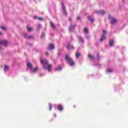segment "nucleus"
Wrapping results in <instances>:
<instances>
[{
    "instance_id": "nucleus-38",
    "label": "nucleus",
    "mask_w": 128,
    "mask_h": 128,
    "mask_svg": "<svg viewBox=\"0 0 128 128\" xmlns=\"http://www.w3.org/2000/svg\"><path fill=\"white\" fill-rule=\"evenodd\" d=\"M61 56V54H60V52H59L58 54V56Z\"/></svg>"
},
{
    "instance_id": "nucleus-27",
    "label": "nucleus",
    "mask_w": 128,
    "mask_h": 128,
    "mask_svg": "<svg viewBox=\"0 0 128 128\" xmlns=\"http://www.w3.org/2000/svg\"><path fill=\"white\" fill-rule=\"evenodd\" d=\"M56 70H62V66H58V69Z\"/></svg>"
},
{
    "instance_id": "nucleus-20",
    "label": "nucleus",
    "mask_w": 128,
    "mask_h": 128,
    "mask_svg": "<svg viewBox=\"0 0 128 128\" xmlns=\"http://www.w3.org/2000/svg\"><path fill=\"white\" fill-rule=\"evenodd\" d=\"M78 38L80 40H81L82 42V44H84V38H82V36H79Z\"/></svg>"
},
{
    "instance_id": "nucleus-22",
    "label": "nucleus",
    "mask_w": 128,
    "mask_h": 128,
    "mask_svg": "<svg viewBox=\"0 0 128 128\" xmlns=\"http://www.w3.org/2000/svg\"><path fill=\"white\" fill-rule=\"evenodd\" d=\"M84 30L85 34H88V28H84Z\"/></svg>"
},
{
    "instance_id": "nucleus-18",
    "label": "nucleus",
    "mask_w": 128,
    "mask_h": 128,
    "mask_svg": "<svg viewBox=\"0 0 128 128\" xmlns=\"http://www.w3.org/2000/svg\"><path fill=\"white\" fill-rule=\"evenodd\" d=\"M50 24L53 30H56V26L54 25V23H52V22H50Z\"/></svg>"
},
{
    "instance_id": "nucleus-3",
    "label": "nucleus",
    "mask_w": 128,
    "mask_h": 128,
    "mask_svg": "<svg viewBox=\"0 0 128 128\" xmlns=\"http://www.w3.org/2000/svg\"><path fill=\"white\" fill-rule=\"evenodd\" d=\"M62 5L64 14L66 16H68V12H66V6H64V3H62Z\"/></svg>"
},
{
    "instance_id": "nucleus-8",
    "label": "nucleus",
    "mask_w": 128,
    "mask_h": 128,
    "mask_svg": "<svg viewBox=\"0 0 128 128\" xmlns=\"http://www.w3.org/2000/svg\"><path fill=\"white\" fill-rule=\"evenodd\" d=\"M76 25H74L72 26V25H70V26L69 28V31L70 32H74V28H76Z\"/></svg>"
},
{
    "instance_id": "nucleus-11",
    "label": "nucleus",
    "mask_w": 128,
    "mask_h": 128,
    "mask_svg": "<svg viewBox=\"0 0 128 128\" xmlns=\"http://www.w3.org/2000/svg\"><path fill=\"white\" fill-rule=\"evenodd\" d=\"M38 72V68L36 67L33 70L31 71L30 72L31 74H36Z\"/></svg>"
},
{
    "instance_id": "nucleus-35",
    "label": "nucleus",
    "mask_w": 128,
    "mask_h": 128,
    "mask_svg": "<svg viewBox=\"0 0 128 128\" xmlns=\"http://www.w3.org/2000/svg\"><path fill=\"white\" fill-rule=\"evenodd\" d=\"M69 20L70 22H72V18H69Z\"/></svg>"
},
{
    "instance_id": "nucleus-2",
    "label": "nucleus",
    "mask_w": 128,
    "mask_h": 128,
    "mask_svg": "<svg viewBox=\"0 0 128 128\" xmlns=\"http://www.w3.org/2000/svg\"><path fill=\"white\" fill-rule=\"evenodd\" d=\"M65 60L68 64H69V66H74L76 64V63L74 62V60L68 54H66Z\"/></svg>"
},
{
    "instance_id": "nucleus-29",
    "label": "nucleus",
    "mask_w": 128,
    "mask_h": 128,
    "mask_svg": "<svg viewBox=\"0 0 128 128\" xmlns=\"http://www.w3.org/2000/svg\"><path fill=\"white\" fill-rule=\"evenodd\" d=\"M2 30H6V28L4 26L1 27Z\"/></svg>"
},
{
    "instance_id": "nucleus-25",
    "label": "nucleus",
    "mask_w": 128,
    "mask_h": 128,
    "mask_svg": "<svg viewBox=\"0 0 128 128\" xmlns=\"http://www.w3.org/2000/svg\"><path fill=\"white\" fill-rule=\"evenodd\" d=\"M44 36H46V34L42 32V35H41V38H44Z\"/></svg>"
},
{
    "instance_id": "nucleus-6",
    "label": "nucleus",
    "mask_w": 128,
    "mask_h": 128,
    "mask_svg": "<svg viewBox=\"0 0 128 128\" xmlns=\"http://www.w3.org/2000/svg\"><path fill=\"white\" fill-rule=\"evenodd\" d=\"M0 44H2L4 46H6L8 44V42L6 40L0 41Z\"/></svg>"
},
{
    "instance_id": "nucleus-1",
    "label": "nucleus",
    "mask_w": 128,
    "mask_h": 128,
    "mask_svg": "<svg viewBox=\"0 0 128 128\" xmlns=\"http://www.w3.org/2000/svg\"><path fill=\"white\" fill-rule=\"evenodd\" d=\"M40 64H42V68L44 70H48V72H50L52 66L48 64V61L46 59H41Z\"/></svg>"
},
{
    "instance_id": "nucleus-16",
    "label": "nucleus",
    "mask_w": 128,
    "mask_h": 128,
    "mask_svg": "<svg viewBox=\"0 0 128 128\" xmlns=\"http://www.w3.org/2000/svg\"><path fill=\"white\" fill-rule=\"evenodd\" d=\"M88 18L90 22H94V18H92L90 16H88Z\"/></svg>"
},
{
    "instance_id": "nucleus-37",
    "label": "nucleus",
    "mask_w": 128,
    "mask_h": 128,
    "mask_svg": "<svg viewBox=\"0 0 128 128\" xmlns=\"http://www.w3.org/2000/svg\"><path fill=\"white\" fill-rule=\"evenodd\" d=\"M40 76L42 78V76H44V74H40Z\"/></svg>"
},
{
    "instance_id": "nucleus-43",
    "label": "nucleus",
    "mask_w": 128,
    "mask_h": 128,
    "mask_svg": "<svg viewBox=\"0 0 128 128\" xmlns=\"http://www.w3.org/2000/svg\"><path fill=\"white\" fill-rule=\"evenodd\" d=\"M123 2H124V0H123Z\"/></svg>"
},
{
    "instance_id": "nucleus-15",
    "label": "nucleus",
    "mask_w": 128,
    "mask_h": 128,
    "mask_svg": "<svg viewBox=\"0 0 128 128\" xmlns=\"http://www.w3.org/2000/svg\"><path fill=\"white\" fill-rule=\"evenodd\" d=\"M27 67L30 68V70H32V68H34V66H32V63H28Z\"/></svg>"
},
{
    "instance_id": "nucleus-36",
    "label": "nucleus",
    "mask_w": 128,
    "mask_h": 128,
    "mask_svg": "<svg viewBox=\"0 0 128 128\" xmlns=\"http://www.w3.org/2000/svg\"><path fill=\"white\" fill-rule=\"evenodd\" d=\"M46 56H50V54H48V52H46Z\"/></svg>"
},
{
    "instance_id": "nucleus-34",
    "label": "nucleus",
    "mask_w": 128,
    "mask_h": 128,
    "mask_svg": "<svg viewBox=\"0 0 128 128\" xmlns=\"http://www.w3.org/2000/svg\"><path fill=\"white\" fill-rule=\"evenodd\" d=\"M86 38H87V40H90V36H88L86 37Z\"/></svg>"
},
{
    "instance_id": "nucleus-28",
    "label": "nucleus",
    "mask_w": 128,
    "mask_h": 128,
    "mask_svg": "<svg viewBox=\"0 0 128 128\" xmlns=\"http://www.w3.org/2000/svg\"><path fill=\"white\" fill-rule=\"evenodd\" d=\"M98 60H100V54H98Z\"/></svg>"
},
{
    "instance_id": "nucleus-42",
    "label": "nucleus",
    "mask_w": 128,
    "mask_h": 128,
    "mask_svg": "<svg viewBox=\"0 0 128 128\" xmlns=\"http://www.w3.org/2000/svg\"><path fill=\"white\" fill-rule=\"evenodd\" d=\"M0 35H2V33L0 32Z\"/></svg>"
},
{
    "instance_id": "nucleus-33",
    "label": "nucleus",
    "mask_w": 128,
    "mask_h": 128,
    "mask_svg": "<svg viewBox=\"0 0 128 128\" xmlns=\"http://www.w3.org/2000/svg\"><path fill=\"white\" fill-rule=\"evenodd\" d=\"M34 20H38L39 18H38V16H35L34 18Z\"/></svg>"
},
{
    "instance_id": "nucleus-40",
    "label": "nucleus",
    "mask_w": 128,
    "mask_h": 128,
    "mask_svg": "<svg viewBox=\"0 0 128 128\" xmlns=\"http://www.w3.org/2000/svg\"><path fill=\"white\" fill-rule=\"evenodd\" d=\"M54 116L55 118H56V114H54Z\"/></svg>"
},
{
    "instance_id": "nucleus-12",
    "label": "nucleus",
    "mask_w": 128,
    "mask_h": 128,
    "mask_svg": "<svg viewBox=\"0 0 128 128\" xmlns=\"http://www.w3.org/2000/svg\"><path fill=\"white\" fill-rule=\"evenodd\" d=\"M67 49L68 50H74V46H70L69 44L67 45Z\"/></svg>"
},
{
    "instance_id": "nucleus-23",
    "label": "nucleus",
    "mask_w": 128,
    "mask_h": 128,
    "mask_svg": "<svg viewBox=\"0 0 128 128\" xmlns=\"http://www.w3.org/2000/svg\"><path fill=\"white\" fill-rule=\"evenodd\" d=\"M80 56V53H76V58H79Z\"/></svg>"
},
{
    "instance_id": "nucleus-10",
    "label": "nucleus",
    "mask_w": 128,
    "mask_h": 128,
    "mask_svg": "<svg viewBox=\"0 0 128 128\" xmlns=\"http://www.w3.org/2000/svg\"><path fill=\"white\" fill-rule=\"evenodd\" d=\"M58 110H60V112H62L64 110V106L62 104H58Z\"/></svg>"
},
{
    "instance_id": "nucleus-21",
    "label": "nucleus",
    "mask_w": 128,
    "mask_h": 128,
    "mask_svg": "<svg viewBox=\"0 0 128 128\" xmlns=\"http://www.w3.org/2000/svg\"><path fill=\"white\" fill-rule=\"evenodd\" d=\"M27 28L28 32H32V30H34V28H32L27 27Z\"/></svg>"
},
{
    "instance_id": "nucleus-17",
    "label": "nucleus",
    "mask_w": 128,
    "mask_h": 128,
    "mask_svg": "<svg viewBox=\"0 0 128 128\" xmlns=\"http://www.w3.org/2000/svg\"><path fill=\"white\" fill-rule=\"evenodd\" d=\"M106 40V35H102V38L100 40V42H104V40Z\"/></svg>"
},
{
    "instance_id": "nucleus-14",
    "label": "nucleus",
    "mask_w": 128,
    "mask_h": 128,
    "mask_svg": "<svg viewBox=\"0 0 128 128\" xmlns=\"http://www.w3.org/2000/svg\"><path fill=\"white\" fill-rule=\"evenodd\" d=\"M88 57L89 58H90L92 60H93L94 62H96V58H94V56H92L90 54H88Z\"/></svg>"
},
{
    "instance_id": "nucleus-41",
    "label": "nucleus",
    "mask_w": 128,
    "mask_h": 128,
    "mask_svg": "<svg viewBox=\"0 0 128 128\" xmlns=\"http://www.w3.org/2000/svg\"><path fill=\"white\" fill-rule=\"evenodd\" d=\"M2 50V46H0V50Z\"/></svg>"
},
{
    "instance_id": "nucleus-32",
    "label": "nucleus",
    "mask_w": 128,
    "mask_h": 128,
    "mask_svg": "<svg viewBox=\"0 0 128 128\" xmlns=\"http://www.w3.org/2000/svg\"><path fill=\"white\" fill-rule=\"evenodd\" d=\"M103 34H104H104H106V31L103 30Z\"/></svg>"
},
{
    "instance_id": "nucleus-4",
    "label": "nucleus",
    "mask_w": 128,
    "mask_h": 128,
    "mask_svg": "<svg viewBox=\"0 0 128 128\" xmlns=\"http://www.w3.org/2000/svg\"><path fill=\"white\" fill-rule=\"evenodd\" d=\"M24 38H26V40H34V37L32 36H28V34H24Z\"/></svg>"
},
{
    "instance_id": "nucleus-9",
    "label": "nucleus",
    "mask_w": 128,
    "mask_h": 128,
    "mask_svg": "<svg viewBox=\"0 0 128 128\" xmlns=\"http://www.w3.org/2000/svg\"><path fill=\"white\" fill-rule=\"evenodd\" d=\"M96 14H100V16H104L106 14V12L102 10V11H97L96 12Z\"/></svg>"
},
{
    "instance_id": "nucleus-24",
    "label": "nucleus",
    "mask_w": 128,
    "mask_h": 128,
    "mask_svg": "<svg viewBox=\"0 0 128 128\" xmlns=\"http://www.w3.org/2000/svg\"><path fill=\"white\" fill-rule=\"evenodd\" d=\"M49 106H50V110L51 112L52 110V104H50Z\"/></svg>"
},
{
    "instance_id": "nucleus-13",
    "label": "nucleus",
    "mask_w": 128,
    "mask_h": 128,
    "mask_svg": "<svg viewBox=\"0 0 128 128\" xmlns=\"http://www.w3.org/2000/svg\"><path fill=\"white\" fill-rule=\"evenodd\" d=\"M110 48H112L114 46V40H110Z\"/></svg>"
},
{
    "instance_id": "nucleus-7",
    "label": "nucleus",
    "mask_w": 128,
    "mask_h": 128,
    "mask_svg": "<svg viewBox=\"0 0 128 128\" xmlns=\"http://www.w3.org/2000/svg\"><path fill=\"white\" fill-rule=\"evenodd\" d=\"M54 49V45L50 44V46L47 48V50H53Z\"/></svg>"
},
{
    "instance_id": "nucleus-19",
    "label": "nucleus",
    "mask_w": 128,
    "mask_h": 128,
    "mask_svg": "<svg viewBox=\"0 0 128 128\" xmlns=\"http://www.w3.org/2000/svg\"><path fill=\"white\" fill-rule=\"evenodd\" d=\"M10 70V67H8V66H6L4 68V72H8V70Z\"/></svg>"
},
{
    "instance_id": "nucleus-31",
    "label": "nucleus",
    "mask_w": 128,
    "mask_h": 128,
    "mask_svg": "<svg viewBox=\"0 0 128 128\" xmlns=\"http://www.w3.org/2000/svg\"><path fill=\"white\" fill-rule=\"evenodd\" d=\"M38 20L42 22V20H44V19L42 18H38Z\"/></svg>"
},
{
    "instance_id": "nucleus-26",
    "label": "nucleus",
    "mask_w": 128,
    "mask_h": 128,
    "mask_svg": "<svg viewBox=\"0 0 128 128\" xmlns=\"http://www.w3.org/2000/svg\"><path fill=\"white\" fill-rule=\"evenodd\" d=\"M107 72H109L110 74V72H112V69H108L107 70Z\"/></svg>"
},
{
    "instance_id": "nucleus-39",
    "label": "nucleus",
    "mask_w": 128,
    "mask_h": 128,
    "mask_svg": "<svg viewBox=\"0 0 128 128\" xmlns=\"http://www.w3.org/2000/svg\"><path fill=\"white\" fill-rule=\"evenodd\" d=\"M78 20H80V17L78 16Z\"/></svg>"
},
{
    "instance_id": "nucleus-30",
    "label": "nucleus",
    "mask_w": 128,
    "mask_h": 128,
    "mask_svg": "<svg viewBox=\"0 0 128 128\" xmlns=\"http://www.w3.org/2000/svg\"><path fill=\"white\" fill-rule=\"evenodd\" d=\"M42 28V26L41 24H39L38 26V28H39V30H40V28Z\"/></svg>"
},
{
    "instance_id": "nucleus-5",
    "label": "nucleus",
    "mask_w": 128,
    "mask_h": 128,
    "mask_svg": "<svg viewBox=\"0 0 128 128\" xmlns=\"http://www.w3.org/2000/svg\"><path fill=\"white\" fill-rule=\"evenodd\" d=\"M108 18H110V20H110L111 24H116V22H117L116 20L114 18H112V16H109Z\"/></svg>"
}]
</instances>
